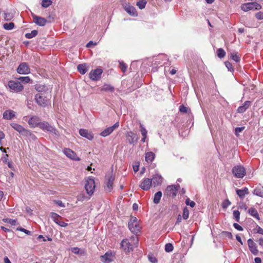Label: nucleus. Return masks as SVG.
<instances>
[{"mask_svg":"<svg viewBox=\"0 0 263 263\" xmlns=\"http://www.w3.org/2000/svg\"><path fill=\"white\" fill-rule=\"evenodd\" d=\"M130 239H133L134 241L133 243L130 242L127 239H123L121 242V247L127 252L132 251L134 247H137L138 243V239L136 236H132Z\"/></svg>","mask_w":263,"mask_h":263,"instance_id":"1","label":"nucleus"},{"mask_svg":"<svg viewBox=\"0 0 263 263\" xmlns=\"http://www.w3.org/2000/svg\"><path fill=\"white\" fill-rule=\"evenodd\" d=\"M128 227L132 233L137 234L140 232L141 227L136 217L132 216L128 223Z\"/></svg>","mask_w":263,"mask_h":263,"instance_id":"2","label":"nucleus"},{"mask_svg":"<svg viewBox=\"0 0 263 263\" xmlns=\"http://www.w3.org/2000/svg\"><path fill=\"white\" fill-rule=\"evenodd\" d=\"M232 172L234 176L237 178H242L246 174L245 168L241 165L234 166Z\"/></svg>","mask_w":263,"mask_h":263,"instance_id":"3","label":"nucleus"},{"mask_svg":"<svg viewBox=\"0 0 263 263\" xmlns=\"http://www.w3.org/2000/svg\"><path fill=\"white\" fill-rule=\"evenodd\" d=\"M8 87L11 91L14 92H19L23 90L24 87L20 82L10 80L8 83Z\"/></svg>","mask_w":263,"mask_h":263,"instance_id":"4","label":"nucleus"},{"mask_svg":"<svg viewBox=\"0 0 263 263\" xmlns=\"http://www.w3.org/2000/svg\"><path fill=\"white\" fill-rule=\"evenodd\" d=\"M95 188V180L93 178H88L85 180V189L87 193L89 195L91 196L94 192Z\"/></svg>","mask_w":263,"mask_h":263,"instance_id":"5","label":"nucleus"},{"mask_svg":"<svg viewBox=\"0 0 263 263\" xmlns=\"http://www.w3.org/2000/svg\"><path fill=\"white\" fill-rule=\"evenodd\" d=\"M39 127L43 130H46L50 133H53L56 136H60L59 132L53 126L50 125L47 122H41Z\"/></svg>","mask_w":263,"mask_h":263,"instance_id":"6","label":"nucleus"},{"mask_svg":"<svg viewBox=\"0 0 263 263\" xmlns=\"http://www.w3.org/2000/svg\"><path fill=\"white\" fill-rule=\"evenodd\" d=\"M261 6L260 4L256 3H247L241 6V9L244 11H248L251 10H260Z\"/></svg>","mask_w":263,"mask_h":263,"instance_id":"7","label":"nucleus"},{"mask_svg":"<svg viewBox=\"0 0 263 263\" xmlns=\"http://www.w3.org/2000/svg\"><path fill=\"white\" fill-rule=\"evenodd\" d=\"M179 187L180 185L179 184L168 185L166 189L165 194L167 196L175 197L177 195Z\"/></svg>","mask_w":263,"mask_h":263,"instance_id":"8","label":"nucleus"},{"mask_svg":"<svg viewBox=\"0 0 263 263\" xmlns=\"http://www.w3.org/2000/svg\"><path fill=\"white\" fill-rule=\"evenodd\" d=\"M35 100L37 104L41 106L45 107L47 105L48 100L43 93H39L35 95Z\"/></svg>","mask_w":263,"mask_h":263,"instance_id":"9","label":"nucleus"},{"mask_svg":"<svg viewBox=\"0 0 263 263\" xmlns=\"http://www.w3.org/2000/svg\"><path fill=\"white\" fill-rule=\"evenodd\" d=\"M50 217L54 222L61 227H65L68 225L67 223L62 221V217L55 213L51 212L50 213Z\"/></svg>","mask_w":263,"mask_h":263,"instance_id":"10","label":"nucleus"},{"mask_svg":"<svg viewBox=\"0 0 263 263\" xmlns=\"http://www.w3.org/2000/svg\"><path fill=\"white\" fill-rule=\"evenodd\" d=\"M17 72L21 74H27L29 73L30 70L28 64L25 62L21 63L17 68Z\"/></svg>","mask_w":263,"mask_h":263,"instance_id":"11","label":"nucleus"},{"mask_svg":"<svg viewBox=\"0 0 263 263\" xmlns=\"http://www.w3.org/2000/svg\"><path fill=\"white\" fill-rule=\"evenodd\" d=\"M102 72L103 70L101 68L91 70L89 74V78L92 81H98L100 79Z\"/></svg>","mask_w":263,"mask_h":263,"instance_id":"12","label":"nucleus"},{"mask_svg":"<svg viewBox=\"0 0 263 263\" xmlns=\"http://www.w3.org/2000/svg\"><path fill=\"white\" fill-rule=\"evenodd\" d=\"M119 126V122H117L112 126L107 127L103 130L100 134L102 137H106L111 134L114 130L117 129Z\"/></svg>","mask_w":263,"mask_h":263,"instance_id":"13","label":"nucleus"},{"mask_svg":"<svg viewBox=\"0 0 263 263\" xmlns=\"http://www.w3.org/2000/svg\"><path fill=\"white\" fill-rule=\"evenodd\" d=\"M41 119L36 116H33L30 117L28 121V124L31 127H39L41 122Z\"/></svg>","mask_w":263,"mask_h":263,"instance_id":"14","label":"nucleus"},{"mask_svg":"<svg viewBox=\"0 0 263 263\" xmlns=\"http://www.w3.org/2000/svg\"><path fill=\"white\" fill-rule=\"evenodd\" d=\"M63 153L67 157L72 160L76 161H79L80 160L79 157L77 155L76 153L69 148L64 149Z\"/></svg>","mask_w":263,"mask_h":263,"instance_id":"15","label":"nucleus"},{"mask_svg":"<svg viewBox=\"0 0 263 263\" xmlns=\"http://www.w3.org/2000/svg\"><path fill=\"white\" fill-rule=\"evenodd\" d=\"M126 138L128 142L130 144H134L138 141V137L132 132H128L126 134Z\"/></svg>","mask_w":263,"mask_h":263,"instance_id":"16","label":"nucleus"},{"mask_svg":"<svg viewBox=\"0 0 263 263\" xmlns=\"http://www.w3.org/2000/svg\"><path fill=\"white\" fill-rule=\"evenodd\" d=\"M152 185V180L149 178H145L141 183L140 187L144 191L148 190Z\"/></svg>","mask_w":263,"mask_h":263,"instance_id":"17","label":"nucleus"},{"mask_svg":"<svg viewBox=\"0 0 263 263\" xmlns=\"http://www.w3.org/2000/svg\"><path fill=\"white\" fill-rule=\"evenodd\" d=\"M10 125L14 129L16 130L23 136L25 135L26 132H27V129L25 128L24 127L18 124L12 123L10 124Z\"/></svg>","mask_w":263,"mask_h":263,"instance_id":"18","label":"nucleus"},{"mask_svg":"<svg viewBox=\"0 0 263 263\" xmlns=\"http://www.w3.org/2000/svg\"><path fill=\"white\" fill-rule=\"evenodd\" d=\"M248 244L251 253L255 255H257L258 253V250L257 249L256 243L252 239L250 238L248 240Z\"/></svg>","mask_w":263,"mask_h":263,"instance_id":"19","label":"nucleus"},{"mask_svg":"<svg viewBox=\"0 0 263 263\" xmlns=\"http://www.w3.org/2000/svg\"><path fill=\"white\" fill-rule=\"evenodd\" d=\"M101 260L104 263H110L114 260V255L112 253L107 252L104 255L101 256Z\"/></svg>","mask_w":263,"mask_h":263,"instance_id":"20","label":"nucleus"},{"mask_svg":"<svg viewBox=\"0 0 263 263\" xmlns=\"http://www.w3.org/2000/svg\"><path fill=\"white\" fill-rule=\"evenodd\" d=\"M33 18V22L40 26H44L47 23V20L42 17L38 16L35 14L32 15Z\"/></svg>","mask_w":263,"mask_h":263,"instance_id":"21","label":"nucleus"},{"mask_svg":"<svg viewBox=\"0 0 263 263\" xmlns=\"http://www.w3.org/2000/svg\"><path fill=\"white\" fill-rule=\"evenodd\" d=\"M80 135L87 139L91 140L93 138V135L91 132L84 129H80L79 130Z\"/></svg>","mask_w":263,"mask_h":263,"instance_id":"22","label":"nucleus"},{"mask_svg":"<svg viewBox=\"0 0 263 263\" xmlns=\"http://www.w3.org/2000/svg\"><path fill=\"white\" fill-rule=\"evenodd\" d=\"M15 117V112L10 109L6 110L3 115V119L6 120H11Z\"/></svg>","mask_w":263,"mask_h":263,"instance_id":"23","label":"nucleus"},{"mask_svg":"<svg viewBox=\"0 0 263 263\" xmlns=\"http://www.w3.org/2000/svg\"><path fill=\"white\" fill-rule=\"evenodd\" d=\"M151 179L152 180V185L154 186H158L162 182V177L158 174L154 175L153 178Z\"/></svg>","mask_w":263,"mask_h":263,"instance_id":"24","label":"nucleus"},{"mask_svg":"<svg viewBox=\"0 0 263 263\" xmlns=\"http://www.w3.org/2000/svg\"><path fill=\"white\" fill-rule=\"evenodd\" d=\"M115 180V177L111 175L108 177L107 181L106 183V190L108 192H110L113 188V183Z\"/></svg>","mask_w":263,"mask_h":263,"instance_id":"25","label":"nucleus"},{"mask_svg":"<svg viewBox=\"0 0 263 263\" xmlns=\"http://www.w3.org/2000/svg\"><path fill=\"white\" fill-rule=\"evenodd\" d=\"M251 102L249 101H246L242 106L237 108V112L239 113H243L250 106Z\"/></svg>","mask_w":263,"mask_h":263,"instance_id":"26","label":"nucleus"},{"mask_svg":"<svg viewBox=\"0 0 263 263\" xmlns=\"http://www.w3.org/2000/svg\"><path fill=\"white\" fill-rule=\"evenodd\" d=\"M236 191L237 195L240 199H243L245 195L249 194L248 189L246 187L241 190L237 189Z\"/></svg>","mask_w":263,"mask_h":263,"instance_id":"27","label":"nucleus"},{"mask_svg":"<svg viewBox=\"0 0 263 263\" xmlns=\"http://www.w3.org/2000/svg\"><path fill=\"white\" fill-rule=\"evenodd\" d=\"M253 194L257 196L263 198V186L259 185L253 190Z\"/></svg>","mask_w":263,"mask_h":263,"instance_id":"28","label":"nucleus"},{"mask_svg":"<svg viewBox=\"0 0 263 263\" xmlns=\"http://www.w3.org/2000/svg\"><path fill=\"white\" fill-rule=\"evenodd\" d=\"M124 9L129 14L133 16L137 15V11L135 7L129 5H126L125 6Z\"/></svg>","mask_w":263,"mask_h":263,"instance_id":"29","label":"nucleus"},{"mask_svg":"<svg viewBox=\"0 0 263 263\" xmlns=\"http://www.w3.org/2000/svg\"><path fill=\"white\" fill-rule=\"evenodd\" d=\"M77 69L79 72L82 74H84L88 71L86 64H81L78 65L77 66Z\"/></svg>","mask_w":263,"mask_h":263,"instance_id":"30","label":"nucleus"},{"mask_svg":"<svg viewBox=\"0 0 263 263\" xmlns=\"http://www.w3.org/2000/svg\"><path fill=\"white\" fill-rule=\"evenodd\" d=\"M155 157V154L152 152L145 153V159L146 161H147L148 163L152 162L154 160Z\"/></svg>","mask_w":263,"mask_h":263,"instance_id":"31","label":"nucleus"},{"mask_svg":"<svg viewBox=\"0 0 263 263\" xmlns=\"http://www.w3.org/2000/svg\"><path fill=\"white\" fill-rule=\"evenodd\" d=\"M162 192L158 191L155 193L153 199V202L155 204H158L160 202V199L162 197Z\"/></svg>","mask_w":263,"mask_h":263,"instance_id":"32","label":"nucleus"},{"mask_svg":"<svg viewBox=\"0 0 263 263\" xmlns=\"http://www.w3.org/2000/svg\"><path fill=\"white\" fill-rule=\"evenodd\" d=\"M35 88L37 91L41 93H42L43 92L45 93L46 91L48 90V88L46 86L40 84L36 85Z\"/></svg>","mask_w":263,"mask_h":263,"instance_id":"33","label":"nucleus"},{"mask_svg":"<svg viewBox=\"0 0 263 263\" xmlns=\"http://www.w3.org/2000/svg\"><path fill=\"white\" fill-rule=\"evenodd\" d=\"M249 213L258 220H259V214L257 211L254 208H251L249 210Z\"/></svg>","mask_w":263,"mask_h":263,"instance_id":"34","label":"nucleus"},{"mask_svg":"<svg viewBox=\"0 0 263 263\" xmlns=\"http://www.w3.org/2000/svg\"><path fill=\"white\" fill-rule=\"evenodd\" d=\"M102 91L113 92L114 87L110 85H104L101 88Z\"/></svg>","mask_w":263,"mask_h":263,"instance_id":"35","label":"nucleus"},{"mask_svg":"<svg viewBox=\"0 0 263 263\" xmlns=\"http://www.w3.org/2000/svg\"><path fill=\"white\" fill-rule=\"evenodd\" d=\"M231 58L236 63H238L240 60V57L237 54V52L231 53L230 54Z\"/></svg>","mask_w":263,"mask_h":263,"instance_id":"36","label":"nucleus"},{"mask_svg":"<svg viewBox=\"0 0 263 263\" xmlns=\"http://www.w3.org/2000/svg\"><path fill=\"white\" fill-rule=\"evenodd\" d=\"M37 31L36 30H32L30 33H27L25 34V37L27 39H32L35 37L37 34Z\"/></svg>","mask_w":263,"mask_h":263,"instance_id":"37","label":"nucleus"},{"mask_svg":"<svg viewBox=\"0 0 263 263\" xmlns=\"http://www.w3.org/2000/svg\"><path fill=\"white\" fill-rule=\"evenodd\" d=\"M146 3L147 2L146 0H139L137 2V5L140 9H143L145 8Z\"/></svg>","mask_w":263,"mask_h":263,"instance_id":"38","label":"nucleus"},{"mask_svg":"<svg viewBox=\"0 0 263 263\" xmlns=\"http://www.w3.org/2000/svg\"><path fill=\"white\" fill-rule=\"evenodd\" d=\"M14 27V24L12 22L5 23L3 25V28L7 30H12Z\"/></svg>","mask_w":263,"mask_h":263,"instance_id":"39","label":"nucleus"},{"mask_svg":"<svg viewBox=\"0 0 263 263\" xmlns=\"http://www.w3.org/2000/svg\"><path fill=\"white\" fill-rule=\"evenodd\" d=\"M27 132H26L24 136L30 137V138L32 140H35L37 139L36 137L33 134L30 130L27 129Z\"/></svg>","mask_w":263,"mask_h":263,"instance_id":"40","label":"nucleus"},{"mask_svg":"<svg viewBox=\"0 0 263 263\" xmlns=\"http://www.w3.org/2000/svg\"><path fill=\"white\" fill-rule=\"evenodd\" d=\"M14 17V14L12 12H6L4 14V19L8 21L11 20Z\"/></svg>","mask_w":263,"mask_h":263,"instance_id":"41","label":"nucleus"},{"mask_svg":"<svg viewBox=\"0 0 263 263\" xmlns=\"http://www.w3.org/2000/svg\"><path fill=\"white\" fill-rule=\"evenodd\" d=\"M217 52V56L220 59L224 58L226 55V52L222 48H219Z\"/></svg>","mask_w":263,"mask_h":263,"instance_id":"42","label":"nucleus"},{"mask_svg":"<svg viewBox=\"0 0 263 263\" xmlns=\"http://www.w3.org/2000/svg\"><path fill=\"white\" fill-rule=\"evenodd\" d=\"M52 3L51 0H43L41 5L43 7L47 8L52 4Z\"/></svg>","mask_w":263,"mask_h":263,"instance_id":"43","label":"nucleus"},{"mask_svg":"<svg viewBox=\"0 0 263 263\" xmlns=\"http://www.w3.org/2000/svg\"><path fill=\"white\" fill-rule=\"evenodd\" d=\"M174 247L172 243H168L165 246V250L166 252H171L173 250Z\"/></svg>","mask_w":263,"mask_h":263,"instance_id":"44","label":"nucleus"},{"mask_svg":"<svg viewBox=\"0 0 263 263\" xmlns=\"http://www.w3.org/2000/svg\"><path fill=\"white\" fill-rule=\"evenodd\" d=\"M189 211L187 209L186 207H185L183 209V218L185 220L189 218Z\"/></svg>","mask_w":263,"mask_h":263,"instance_id":"45","label":"nucleus"},{"mask_svg":"<svg viewBox=\"0 0 263 263\" xmlns=\"http://www.w3.org/2000/svg\"><path fill=\"white\" fill-rule=\"evenodd\" d=\"M120 64V68H121V70L123 72H125L126 71L127 66V65L124 63L123 61L119 62Z\"/></svg>","mask_w":263,"mask_h":263,"instance_id":"46","label":"nucleus"},{"mask_svg":"<svg viewBox=\"0 0 263 263\" xmlns=\"http://www.w3.org/2000/svg\"><path fill=\"white\" fill-rule=\"evenodd\" d=\"M18 80L21 82L24 83H27L30 81V79L29 77H21L18 78Z\"/></svg>","mask_w":263,"mask_h":263,"instance_id":"47","label":"nucleus"},{"mask_svg":"<svg viewBox=\"0 0 263 263\" xmlns=\"http://www.w3.org/2000/svg\"><path fill=\"white\" fill-rule=\"evenodd\" d=\"M233 216L235 219L236 221L239 222L240 218V213L238 210H235L233 211Z\"/></svg>","mask_w":263,"mask_h":263,"instance_id":"48","label":"nucleus"},{"mask_svg":"<svg viewBox=\"0 0 263 263\" xmlns=\"http://www.w3.org/2000/svg\"><path fill=\"white\" fill-rule=\"evenodd\" d=\"M3 221L5 222H7L8 223H10L11 225H15L16 220L15 219H12L10 218H6L4 219Z\"/></svg>","mask_w":263,"mask_h":263,"instance_id":"49","label":"nucleus"},{"mask_svg":"<svg viewBox=\"0 0 263 263\" xmlns=\"http://www.w3.org/2000/svg\"><path fill=\"white\" fill-rule=\"evenodd\" d=\"M185 202L186 205H190L191 208H194L196 204L194 201H191L189 198H187Z\"/></svg>","mask_w":263,"mask_h":263,"instance_id":"50","label":"nucleus"},{"mask_svg":"<svg viewBox=\"0 0 263 263\" xmlns=\"http://www.w3.org/2000/svg\"><path fill=\"white\" fill-rule=\"evenodd\" d=\"M222 235L223 236L228 237L229 239L233 238V235L231 232H227V231H223L222 232Z\"/></svg>","mask_w":263,"mask_h":263,"instance_id":"51","label":"nucleus"},{"mask_svg":"<svg viewBox=\"0 0 263 263\" xmlns=\"http://www.w3.org/2000/svg\"><path fill=\"white\" fill-rule=\"evenodd\" d=\"M231 203V202L228 199H226L222 202V207L223 209H227Z\"/></svg>","mask_w":263,"mask_h":263,"instance_id":"52","label":"nucleus"},{"mask_svg":"<svg viewBox=\"0 0 263 263\" xmlns=\"http://www.w3.org/2000/svg\"><path fill=\"white\" fill-rule=\"evenodd\" d=\"M148 258L149 261L152 263H157V259H156V258L153 256L152 255L148 254Z\"/></svg>","mask_w":263,"mask_h":263,"instance_id":"53","label":"nucleus"},{"mask_svg":"<svg viewBox=\"0 0 263 263\" xmlns=\"http://www.w3.org/2000/svg\"><path fill=\"white\" fill-rule=\"evenodd\" d=\"M225 65L229 71H234V69L233 68L232 65L230 62H229L228 61L226 62Z\"/></svg>","mask_w":263,"mask_h":263,"instance_id":"54","label":"nucleus"},{"mask_svg":"<svg viewBox=\"0 0 263 263\" xmlns=\"http://www.w3.org/2000/svg\"><path fill=\"white\" fill-rule=\"evenodd\" d=\"M140 131L142 135L143 136V137H145V138H146L147 130L141 124L140 125Z\"/></svg>","mask_w":263,"mask_h":263,"instance_id":"55","label":"nucleus"},{"mask_svg":"<svg viewBox=\"0 0 263 263\" xmlns=\"http://www.w3.org/2000/svg\"><path fill=\"white\" fill-rule=\"evenodd\" d=\"M187 110L188 108L183 105H181L179 106V110L181 112L186 113L187 112Z\"/></svg>","mask_w":263,"mask_h":263,"instance_id":"56","label":"nucleus"},{"mask_svg":"<svg viewBox=\"0 0 263 263\" xmlns=\"http://www.w3.org/2000/svg\"><path fill=\"white\" fill-rule=\"evenodd\" d=\"M256 17L258 20H262L263 19V12H258L255 14Z\"/></svg>","mask_w":263,"mask_h":263,"instance_id":"57","label":"nucleus"},{"mask_svg":"<svg viewBox=\"0 0 263 263\" xmlns=\"http://www.w3.org/2000/svg\"><path fill=\"white\" fill-rule=\"evenodd\" d=\"M245 129V127H236L235 129V135H237L238 133L241 132Z\"/></svg>","mask_w":263,"mask_h":263,"instance_id":"58","label":"nucleus"},{"mask_svg":"<svg viewBox=\"0 0 263 263\" xmlns=\"http://www.w3.org/2000/svg\"><path fill=\"white\" fill-rule=\"evenodd\" d=\"M17 230L20 231L21 232H23L25 234H28V235L30 234V233H31L30 231H28L27 230H26V229H24L23 228H21V227L17 228Z\"/></svg>","mask_w":263,"mask_h":263,"instance_id":"59","label":"nucleus"},{"mask_svg":"<svg viewBox=\"0 0 263 263\" xmlns=\"http://www.w3.org/2000/svg\"><path fill=\"white\" fill-rule=\"evenodd\" d=\"M233 226L237 230H239V231H243L242 227L241 226H240V225H239L238 223H234L233 224Z\"/></svg>","mask_w":263,"mask_h":263,"instance_id":"60","label":"nucleus"},{"mask_svg":"<svg viewBox=\"0 0 263 263\" xmlns=\"http://www.w3.org/2000/svg\"><path fill=\"white\" fill-rule=\"evenodd\" d=\"M55 203L59 206L61 207H65L64 204L63 203V202L61 200H58L54 201Z\"/></svg>","mask_w":263,"mask_h":263,"instance_id":"61","label":"nucleus"},{"mask_svg":"<svg viewBox=\"0 0 263 263\" xmlns=\"http://www.w3.org/2000/svg\"><path fill=\"white\" fill-rule=\"evenodd\" d=\"M238 209H244L245 210H246L247 209V206L245 204L242 203L239 205Z\"/></svg>","mask_w":263,"mask_h":263,"instance_id":"62","label":"nucleus"},{"mask_svg":"<svg viewBox=\"0 0 263 263\" xmlns=\"http://www.w3.org/2000/svg\"><path fill=\"white\" fill-rule=\"evenodd\" d=\"M79 251L80 249L78 247H74L72 249V252L74 254H78Z\"/></svg>","mask_w":263,"mask_h":263,"instance_id":"63","label":"nucleus"},{"mask_svg":"<svg viewBox=\"0 0 263 263\" xmlns=\"http://www.w3.org/2000/svg\"><path fill=\"white\" fill-rule=\"evenodd\" d=\"M96 45V43H93L92 41H89L87 44H86V47H91L92 45Z\"/></svg>","mask_w":263,"mask_h":263,"instance_id":"64","label":"nucleus"}]
</instances>
